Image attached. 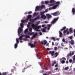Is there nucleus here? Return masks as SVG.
I'll use <instances>...</instances> for the list:
<instances>
[{"mask_svg":"<svg viewBox=\"0 0 75 75\" xmlns=\"http://www.w3.org/2000/svg\"><path fill=\"white\" fill-rule=\"evenodd\" d=\"M23 40L25 41H27V39L26 38H25L23 39Z\"/></svg>","mask_w":75,"mask_h":75,"instance_id":"nucleus-43","label":"nucleus"},{"mask_svg":"<svg viewBox=\"0 0 75 75\" xmlns=\"http://www.w3.org/2000/svg\"><path fill=\"white\" fill-rule=\"evenodd\" d=\"M45 24H47V23H48V21H45Z\"/></svg>","mask_w":75,"mask_h":75,"instance_id":"nucleus-55","label":"nucleus"},{"mask_svg":"<svg viewBox=\"0 0 75 75\" xmlns=\"http://www.w3.org/2000/svg\"><path fill=\"white\" fill-rule=\"evenodd\" d=\"M72 59H70L69 60V62L70 63H71V62H72Z\"/></svg>","mask_w":75,"mask_h":75,"instance_id":"nucleus-49","label":"nucleus"},{"mask_svg":"<svg viewBox=\"0 0 75 75\" xmlns=\"http://www.w3.org/2000/svg\"><path fill=\"white\" fill-rule=\"evenodd\" d=\"M52 63H53L52 64V66L53 67V66L54 65V64H56V61H54L52 62Z\"/></svg>","mask_w":75,"mask_h":75,"instance_id":"nucleus-29","label":"nucleus"},{"mask_svg":"<svg viewBox=\"0 0 75 75\" xmlns=\"http://www.w3.org/2000/svg\"><path fill=\"white\" fill-rule=\"evenodd\" d=\"M44 12H41L40 15L41 16V18H43L44 20L46 19L47 17L45 16V15L44 14Z\"/></svg>","mask_w":75,"mask_h":75,"instance_id":"nucleus-5","label":"nucleus"},{"mask_svg":"<svg viewBox=\"0 0 75 75\" xmlns=\"http://www.w3.org/2000/svg\"><path fill=\"white\" fill-rule=\"evenodd\" d=\"M58 64L57 63L56 65L54 66L55 67H57L58 66Z\"/></svg>","mask_w":75,"mask_h":75,"instance_id":"nucleus-45","label":"nucleus"},{"mask_svg":"<svg viewBox=\"0 0 75 75\" xmlns=\"http://www.w3.org/2000/svg\"><path fill=\"white\" fill-rule=\"evenodd\" d=\"M39 14V13L38 12H37L36 13V12L34 13L33 16H35L36 15H38Z\"/></svg>","mask_w":75,"mask_h":75,"instance_id":"nucleus-27","label":"nucleus"},{"mask_svg":"<svg viewBox=\"0 0 75 75\" xmlns=\"http://www.w3.org/2000/svg\"><path fill=\"white\" fill-rule=\"evenodd\" d=\"M20 25H21V27L22 28H23V27H24V25H23V23H21Z\"/></svg>","mask_w":75,"mask_h":75,"instance_id":"nucleus-34","label":"nucleus"},{"mask_svg":"<svg viewBox=\"0 0 75 75\" xmlns=\"http://www.w3.org/2000/svg\"><path fill=\"white\" fill-rule=\"evenodd\" d=\"M52 9H53V8L52 7H50L49 8V10H52Z\"/></svg>","mask_w":75,"mask_h":75,"instance_id":"nucleus-46","label":"nucleus"},{"mask_svg":"<svg viewBox=\"0 0 75 75\" xmlns=\"http://www.w3.org/2000/svg\"><path fill=\"white\" fill-rule=\"evenodd\" d=\"M59 37H62V33L60 31H59Z\"/></svg>","mask_w":75,"mask_h":75,"instance_id":"nucleus-22","label":"nucleus"},{"mask_svg":"<svg viewBox=\"0 0 75 75\" xmlns=\"http://www.w3.org/2000/svg\"><path fill=\"white\" fill-rule=\"evenodd\" d=\"M48 27H51V25H47Z\"/></svg>","mask_w":75,"mask_h":75,"instance_id":"nucleus-58","label":"nucleus"},{"mask_svg":"<svg viewBox=\"0 0 75 75\" xmlns=\"http://www.w3.org/2000/svg\"><path fill=\"white\" fill-rule=\"evenodd\" d=\"M38 35V33L37 32H36L33 35L32 37V39H34V38H36V37Z\"/></svg>","mask_w":75,"mask_h":75,"instance_id":"nucleus-9","label":"nucleus"},{"mask_svg":"<svg viewBox=\"0 0 75 75\" xmlns=\"http://www.w3.org/2000/svg\"><path fill=\"white\" fill-rule=\"evenodd\" d=\"M69 34V31H67V35H68V34Z\"/></svg>","mask_w":75,"mask_h":75,"instance_id":"nucleus-53","label":"nucleus"},{"mask_svg":"<svg viewBox=\"0 0 75 75\" xmlns=\"http://www.w3.org/2000/svg\"><path fill=\"white\" fill-rule=\"evenodd\" d=\"M66 64H68V61H67L66 62Z\"/></svg>","mask_w":75,"mask_h":75,"instance_id":"nucleus-63","label":"nucleus"},{"mask_svg":"<svg viewBox=\"0 0 75 75\" xmlns=\"http://www.w3.org/2000/svg\"><path fill=\"white\" fill-rule=\"evenodd\" d=\"M57 47H54V50H55V51H57Z\"/></svg>","mask_w":75,"mask_h":75,"instance_id":"nucleus-42","label":"nucleus"},{"mask_svg":"<svg viewBox=\"0 0 75 75\" xmlns=\"http://www.w3.org/2000/svg\"><path fill=\"white\" fill-rule=\"evenodd\" d=\"M46 16L48 20H50V19L52 18V16H51V15L50 14H46Z\"/></svg>","mask_w":75,"mask_h":75,"instance_id":"nucleus-6","label":"nucleus"},{"mask_svg":"<svg viewBox=\"0 0 75 75\" xmlns=\"http://www.w3.org/2000/svg\"><path fill=\"white\" fill-rule=\"evenodd\" d=\"M45 25H42V27H45Z\"/></svg>","mask_w":75,"mask_h":75,"instance_id":"nucleus-50","label":"nucleus"},{"mask_svg":"<svg viewBox=\"0 0 75 75\" xmlns=\"http://www.w3.org/2000/svg\"><path fill=\"white\" fill-rule=\"evenodd\" d=\"M55 4H56L53 6V9H55L56 8H57V7H59V4H60V2L58 1L56 2Z\"/></svg>","mask_w":75,"mask_h":75,"instance_id":"nucleus-3","label":"nucleus"},{"mask_svg":"<svg viewBox=\"0 0 75 75\" xmlns=\"http://www.w3.org/2000/svg\"><path fill=\"white\" fill-rule=\"evenodd\" d=\"M59 55V53H58L57 52H56L54 53V57L55 58H56V57H57L58 55Z\"/></svg>","mask_w":75,"mask_h":75,"instance_id":"nucleus-18","label":"nucleus"},{"mask_svg":"<svg viewBox=\"0 0 75 75\" xmlns=\"http://www.w3.org/2000/svg\"><path fill=\"white\" fill-rule=\"evenodd\" d=\"M38 19H40V16H38L37 17L34 18L33 20V21H36V20H38Z\"/></svg>","mask_w":75,"mask_h":75,"instance_id":"nucleus-16","label":"nucleus"},{"mask_svg":"<svg viewBox=\"0 0 75 75\" xmlns=\"http://www.w3.org/2000/svg\"><path fill=\"white\" fill-rule=\"evenodd\" d=\"M31 13H32V11H29L28 12V14H31Z\"/></svg>","mask_w":75,"mask_h":75,"instance_id":"nucleus-41","label":"nucleus"},{"mask_svg":"<svg viewBox=\"0 0 75 75\" xmlns=\"http://www.w3.org/2000/svg\"><path fill=\"white\" fill-rule=\"evenodd\" d=\"M50 3H53V4H52V5H54V4H55V1L54 0H50Z\"/></svg>","mask_w":75,"mask_h":75,"instance_id":"nucleus-14","label":"nucleus"},{"mask_svg":"<svg viewBox=\"0 0 75 75\" xmlns=\"http://www.w3.org/2000/svg\"><path fill=\"white\" fill-rule=\"evenodd\" d=\"M18 45V44L17 43H16L15 44V45H14L15 48V49L17 48V47Z\"/></svg>","mask_w":75,"mask_h":75,"instance_id":"nucleus-30","label":"nucleus"},{"mask_svg":"<svg viewBox=\"0 0 75 75\" xmlns=\"http://www.w3.org/2000/svg\"><path fill=\"white\" fill-rule=\"evenodd\" d=\"M62 59H64V60L65 61L66 60V58H65V57H62L61 59H60V62H61L62 64H64V63H65V62L64 60H63L62 61Z\"/></svg>","mask_w":75,"mask_h":75,"instance_id":"nucleus-7","label":"nucleus"},{"mask_svg":"<svg viewBox=\"0 0 75 75\" xmlns=\"http://www.w3.org/2000/svg\"><path fill=\"white\" fill-rule=\"evenodd\" d=\"M27 68H28V67H27V65H26V66L24 68V69H22V70L23 71H24V70H25V69H27Z\"/></svg>","mask_w":75,"mask_h":75,"instance_id":"nucleus-32","label":"nucleus"},{"mask_svg":"<svg viewBox=\"0 0 75 75\" xmlns=\"http://www.w3.org/2000/svg\"><path fill=\"white\" fill-rule=\"evenodd\" d=\"M27 12H26L25 13V14H27Z\"/></svg>","mask_w":75,"mask_h":75,"instance_id":"nucleus-64","label":"nucleus"},{"mask_svg":"<svg viewBox=\"0 0 75 75\" xmlns=\"http://www.w3.org/2000/svg\"><path fill=\"white\" fill-rule=\"evenodd\" d=\"M28 29H26L25 30L24 33H25V34L26 35V34H27V32H28Z\"/></svg>","mask_w":75,"mask_h":75,"instance_id":"nucleus-28","label":"nucleus"},{"mask_svg":"<svg viewBox=\"0 0 75 75\" xmlns=\"http://www.w3.org/2000/svg\"><path fill=\"white\" fill-rule=\"evenodd\" d=\"M59 18V17H58L56 18H54V20L52 21V22H51V24H54L55 23H56V22L57 21H58V20Z\"/></svg>","mask_w":75,"mask_h":75,"instance_id":"nucleus-4","label":"nucleus"},{"mask_svg":"<svg viewBox=\"0 0 75 75\" xmlns=\"http://www.w3.org/2000/svg\"><path fill=\"white\" fill-rule=\"evenodd\" d=\"M71 45H74V41L73 40H71Z\"/></svg>","mask_w":75,"mask_h":75,"instance_id":"nucleus-23","label":"nucleus"},{"mask_svg":"<svg viewBox=\"0 0 75 75\" xmlns=\"http://www.w3.org/2000/svg\"><path fill=\"white\" fill-rule=\"evenodd\" d=\"M58 12H57L53 13H52L51 14L53 15L54 16H58Z\"/></svg>","mask_w":75,"mask_h":75,"instance_id":"nucleus-12","label":"nucleus"},{"mask_svg":"<svg viewBox=\"0 0 75 75\" xmlns=\"http://www.w3.org/2000/svg\"><path fill=\"white\" fill-rule=\"evenodd\" d=\"M34 32H33V33H30V32H28L27 33V34H28V35H33V34H34Z\"/></svg>","mask_w":75,"mask_h":75,"instance_id":"nucleus-24","label":"nucleus"},{"mask_svg":"<svg viewBox=\"0 0 75 75\" xmlns=\"http://www.w3.org/2000/svg\"><path fill=\"white\" fill-rule=\"evenodd\" d=\"M69 57H71V56H72V54H71V53L70 52L69 54H67V58H69Z\"/></svg>","mask_w":75,"mask_h":75,"instance_id":"nucleus-20","label":"nucleus"},{"mask_svg":"<svg viewBox=\"0 0 75 75\" xmlns=\"http://www.w3.org/2000/svg\"><path fill=\"white\" fill-rule=\"evenodd\" d=\"M51 39H52V40H54V41H56V40H55V38L54 37H52Z\"/></svg>","mask_w":75,"mask_h":75,"instance_id":"nucleus-37","label":"nucleus"},{"mask_svg":"<svg viewBox=\"0 0 75 75\" xmlns=\"http://www.w3.org/2000/svg\"><path fill=\"white\" fill-rule=\"evenodd\" d=\"M47 50L48 51H50V48H47Z\"/></svg>","mask_w":75,"mask_h":75,"instance_id":"nucleus-59","label":"nucleus"},{"mask_svg":"<svg viewBox=\"0 0 75 75\" xmlns=\"http://www.w3.org/2000/svg\"><path fill=\"white\" fill-rule=\"evenodd\" d=\"M62 41L63 42H65V39H64V38H63L62 39Z\"/></svg>","mask_w":75,"mask_h":75,"instance_id":"nucleus-44","label":"nucleus"},{"mask_svg":"<svg viewBox=\"0 0 75 75\" xmlns=\"http://www.w3.org/2000/svg\"><path fill=\"white\" fill-rule=\"evenodd\" d=\"M31 17H32V16L31 15H28V19L29 20V19H30L31 18Z\"/></svg>","mask_w":75,"mask_h":75,"instance_id":"nucleus-25","label":"nucleus"},{"mask_svg":"<svg viewBox=\"0 0 75 75\" xmlns=\"http://www.w3.org/2000/svg\"><path fill=\"white\" fill-rule=\"evenodd\" d=\"M54 53H55V52L54 51H50L49 52V53L51 55L52 57H53V56H54Z\"/></svg>","mask_w":75,"mask_h":75,"instance_id":"nucleus-10","label":"nucleus"},{"mask_svg":"<svg viewBox=\"0 0 75 75\" xmlns=\"http://www.w3.org/2000/svg\"><path fill=\"white\" fill-rule=\"evenodd\" d=\"M28 20H29V19H26V20H25V23H28Z\"/></svg>","mask_w":75,"mask_h":75,"instance_id":"nucleus-31","label":"nucleus"},{"mask_svg":"<svg viewBox=\"0 0 75 75\" xmlns=\"http://www.w3.org/2000/svg\"><path fill=\"white\" fill-rule=\"evenodd\" d=\"M11 72H14V70H13V69H12L11 70Z\"/></svg>","mask_w":75,"mask_h":75,"instance_id":"nucleus-60","label":"nucleus"},{"mask_svg":"<svg viewBox=\"0 0 75 75\" xmlns=\"http://www.w3.org/2000/svg\"><path fill=\"white\" fill-rule=\"evenodd\" d=\"M74 36L75 37V29L74 30Z\"/></svg>","mask_w":75,"mask_h":75,"instance_id":"nucleus-47","label":"nucleus"},{"mask_svg":"<svg viewBox=\"0 0 75 75\" xmlns=\"http://www.w3.org/2000/svg\"><path fill=\"white\" fill-rule=\"evenodd\" d=\"M66 28H67V27H66V26H64L63 27L62 29H61V31H63V30H65V29H66Z\"/></svg>","mask_w":75,"mask_h":75,"instance_id":"nucleus-26","label":"nucleus"},{"mask_svg":"<svg viewBox=\"0 0 75 75\" xmlns=\"http://www.w3.org/2000/svg\"><path fill=\"white\" fill-rule=\"evenodd\" d=\"M69 38L71 39V40H72V36H70L69 37Z\"/></svg>","mask_w":75,"mask_h":75,"instance_id":"nucleus-57","label":"nucleus"},{"mask_svg":"<svg viewBox=\"0 0 75 75\" xmlns=\"http://www.w3.org/2000/svg\"><path fill=\"white\" fill-rule=\"evenodd\" d=\"M21 22L22 23H25V21L24 20H22L21 21Z\"/></svg>","mask_w":75,"mask_h":75,"instance_id":"nucleus-48","label":"nucleus"},{"mask_svg":"<svg viewBox=\"0 0 75 75\" xmlns=\"http://www.w3.org/2000/svg\"><path fill=\"white\" fill-rule=\"evenodd\" d=\"M39 34L40 35H42V33L41 32H39Z\"/></svg>","mask_w":75,"mask_h":75,"instance_id":"nucleus-51","label":"nucleus"},{"mask_svg":"<svg viewBox=\"0 0 75 75\" xmlns=\"http://www.w3.org/2000/svg\"><path fill=\"white\" fill-rule=\"evenodd\" d=\"M69 31L70 33H72V28H70L69 29Z\"/></svg>","mask_w":75,"mask_h":75,"instance_id":"nucleus-36","label":"nucleus"},{"mask_svg":"<svg viewBox=\"0 0 75 75\" xmlns=\"http://www.w3.org/2000/svg\"><path fill=\"white\" fill-rule=\"evenodd\" d=\"M65 43V44H68V41H65V42H64Z\"/></svg>","mask_w":75,"mask_h":75,"instance_id":"nucleus-54","label":"nucleus"},{"mask_svg":"<svg viewBox=\"0 0 75 75\" xmlns=\"http://www.w3.org/2000/svg\"><path fill=\"white\" fill-rule=\"evenodd\" d=\"M30 22H31V21H33V22H34V21H33V20H32V19H30Z\"/></svg>","mask_w":75,"mask_h":75,"instance_id":"nucleus-52","label":"nucleus"},{"mask_svg":"<svg viewBox=\"0 0 75 75\" xmlns=\"http://www.w3.org/2000/svg\"><path fill=\"white\" fill-rule=\"evenodd\" d=\"M41 8H44L45 7V6L44 5H42L40 6Z\"/></svg>","mask_w":75,"mask_h":75,"instance_id":"nucleus-40","label":"nucleus"},{"mask_svg":"<svg viewBox=\"0 0 75 75\" xmlns=\"http://www.w3.org/2000/svg\"><path fill=\"white\" fill-rule=\"evenodd\" d=\"M36 31H40V30L38 29L37 30H36Z\"/></svg>","mask_w":75,"mask_h":75,"instance_id":"nucleus-62","label":"nucleus"},{"mask_svg":"<svg viewBox=\"0 0 75 75\" xmlns=\"http://www.w3.org/2000/svg\"><path fill=\"white\" fill-rule=\"evenodd\" d=\"M29 31L31 33L32 32V28H29Z\"/></svg>","mask_w":75,"mask_h":75,"instance_id":"nucleus-39","label":"nucleus"},{"mask_svg":"<svg viewBox=\"0 0 75 75\" xmlns=\"http://www.w3.org/2000/svg\"><path fill=\"white\" fill-rule=\"evenodd\" d=\"M47 43V42L46 41V40H44L43 41H41V43L42 44H43V45H45Z\"/></svg>","mask_w":75,"mask_h":75,"instance_id":"nucleus-13","label":"nucleus"},{"mask_svg":"<svg viewBox=\"0 0 75 75\" xmlns=\"http://www.w3.org/2000/svg\"><path fill=\"white\" fill-rule=\"evenodd\" d=\"M47 27L44 28L43 29H41V31H42V32H45V31L46 30V28Z\"/></svg>","mask_w":75,"mask_h":75,"instance_id":"nucleus-19","label":"nucleus"},{"mask_svg":"<svg viewBox=\"0 0 75 75\" xmlns=\"http://www.w3.org/2000/svg\"><path fill=\"white\" fill-rule=\"evenodd\" d=\"M19 40H20V39H18V38H17L16 39V42H17L16 44H18V43H19V42L18 41Z\"/></svg>","mask_w":75,"mask_h":75,"instance_id":"nucleus-33","label":"nucleus"},{"mask_svg":"<svg viewBox=\"0 0 75 75\" xmlns=\"http://www.w3.org/2000/svg\"><path fill=\"white\" fill-rule=\"evenodd\" d=\"M49 3V1H45V4H48Z\"/></svg>","mask_w":75,"mask_h":75,"instance_id":"nucleus-38","label":"nucleus"},{"mask_svg":"<svg viewBox=\"0 0 75 75\" xmlns=\"http://www.w3.org/2000/svg\"><path fill=\"white\" fill-rule=\"evenodd\" d=\"M75 55H74V57L73 59V61L72 62V64H74V63H75Z\"/></svg>","mask_w":75,"mask_h":75,"instance_id":"nucleus-21","label":"nucleus"},{"mask_svg":"<svg viewBox=\"0 0 75 75\" xmlns=\"http://www.w3.org/2000/svg\"><path fill=\"white\" fill-rule=\"evenodd\" d=\"M67 31L65 30L64 32H63V33H64V34L66 33V32H67Z\"/></svg>","mask_w":75,"mask_h":75,"instance_id":"nucleus-56","label":"nucleus"},{"mask_svg":"<svg viewBox=\"0 0 75 75\" xmlns=\"http://www.w3.org/2000/svg\"><path fill=\"white\" fill-rule=\"evenodd\" d=\"M68 69H69V67L68 66L66 67L64 69V70H68Z\"/></svg>","mask_w":75,"mask_h":75,"instance_id":"nucleus-35","label":"nucleus"},{"mask_svg":"<svg viewBox=\"0 0 75 75\" xmlns=\"http://www.w3.org/2000/svg\"><path fill=\"white\" fill-rule=\"evenodd\" d=\"M23 37H25V38H30V37L29 35H22L21 36H20L19 38V40H20V42L21 43L23 42V41L22 40H23Z\"/></svg>","mask_w":75,"mask_h":75,"instance_id":"nucleus-1","label":"nucleus"},{"mask_svg":"<svg viewBox=\"0 0 75 75\" xmlns=\"http://www.w3.org/2000/svg\"><path fill=\"white\" fill-rule=\"evenodd\" d=\"M22 31H23V28L20 27L19 28L18 30V34L20 35V33H22Z\"/></svg>","mask_w":75,"mask_h":75,"instance_id":"nucleus-8","label":"nucleus"},{"mask_svg":"<svg viewBox=\"0 0 75 75\" xmlns=\"http://www.w3.org/2000/svg\"><path fill=\"white\" fill-rule=\"evenodd\" d=\"M72 13H73V15L75 14V8H73L72 9Z\"/></svg>","mask_w":75,"mask_h":75,"instance_id":"nucleus-15","label":"nucleus"},{"mask_svg":"<svg viewBox=\"0 0 75 75\" xmlns=\"http://www.w3.org/2000/svg\"><path fill=\"white\" fill-rule=\"evenodd\" d=\"M32 28H33V29H35V31H36L37 30H38L39 28H40L41 26L40 25L37 26L36 25H35L34 24H32Z\"/></svg>","mask_w":75,"mask_h":75,"instance_id":"nucleus-2","label":"nucleus"},{"mask_svg":"<svg viewBox=\"0 0 75 75\" xmlns=\"http://www.w3.org/2000/svg\"><path fill=\"white\" fill-rule=\"evenodd\" d=\"M44 1H42V4H44Z\"/></svg>","mask_w":75,"mask_h":75,"instance_id":"nucleus-61","label":"nucleus"},{"mask_svg":"<svg viewBox=\"0 0 75 75\" xmlns=\"http://www.w3.org/2000/svg\"><path fill=\"white\" fill-rule=\"evenodd\" d=\"M29 45L30 46L31 48H34L35 47V44H33V43H30Z\"/></svg>","mask_w":75,"mask_h":75,"instance_id":"nucleus-11","label":"nucleus"},{"mask_svg":"<svg viewBox=\"0 0 75 75\" xmlns=\"http://www.w3.org/2000/svg\"><path fill=\"white\" fill-rule=\"evenodd\" d=\"M40 6H36V7L35 8V11H38L39 10V9H40Z\"/></svg>","mask_w":75,"mask_h":75,"instance_id":"nucleus-17","label":"nucleus"}]
</instances>
